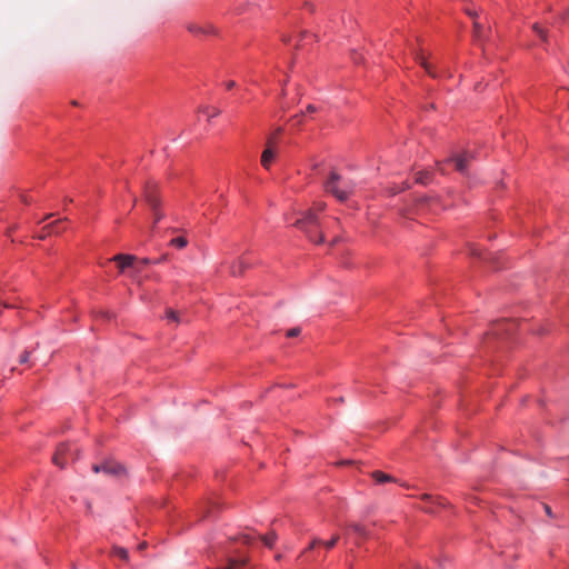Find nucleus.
<instances>
[{
	"label": "nucleus",
	"instance_id": "9b49d317",
	"mask_svg": "<svg viewBox=\"0 0 569 569\" xmlns=\"http://www.w3.org/2000/svg\"><path fill=\"white\" fill-rule=\"evenodd\" d=\"M416 60L421 64V67L426 70V72L429 76H431L432 78H437L438 77V74L433 70V67L429 62H427V60L423 57V54H417L416 56Z\"/></svg>",
	"mask_w": 569,
	"mask_h": 569
},
{
	"label": "nucleus",
	"instance_id": "7ed1b4c3",
	"mask_svg": "<svg viewBox=\"0 0 569 569\" xmlns=\"http://www.w3.org/2000/svg\"><path fill=\"white\" fill-rule=\"evenodd\" d=\"M143 196L146 202L149 204L154 216V223L159 222L163 214L159 211V199L157 197V184L152 181H148L144 184Z\"/></svg>",
	"mask_w": 569,
	"mask_h": 569
},
{
	"label": "nucleus",
	"instance_id": "c85d7f7f",
	"mask_svg": "<svg viewBox=\"0 0 569 569\" xmlns=\"http://www.w3.org/2000/svg\"><path fill=\"white\" fill-rule=\"evenodd\" d=\"M318 110V108L315 106V104H308L307 106V109H306V112L307 113H313Z\"/></svg>",
	"mask_w": 569,
	"mask_h": 569
},
{
	"label": "nucleus",
	"instance_id": "a211bd4d",
	"mask_svg": "<svg viewBox=\"0 0 569 569\" xmlns=\"http://www.w3.org/2000/svg\"><path fill=\"white\" fill-rule=\"evenodd\" d=\"M430 181V173L428 171L425 172H418L416 174V182L421 184H427Z\"/></svg>",
	"mask_w": 569,
	"mask_h": 569
},
{
	"label": "nucleus",
	"instance_id": "ddd939ff",
	"mask_svg": "<svg viewBox=\"0 0 569 569\" xmlns=\"http://www.w3.org/2000/svg\"><path fill=\"white\" fill-rule=\"evenodd\" d=\"M371 476H372L373 480L376 482H378V483L395 482L396 481L395 478H392L391 476H389V475H387V473H385L382 471H379V470L373 471L371 473Z\"/></svg>",
	"mask_w": 569,
	"mask_h": 569
},
{
	"label": "nucleus",
	"instance_id": "423d86ee",
	"mask_svg": "<svg viewBox=\"0 0 569 569\" xmlns=\"http://www.w3.org/2000/svg\"><path fill=\"white\" fill-rule=\"evenodd\" d=\"M472 159H473L472 152L465 151L463 153L458 154V156L449 159L448 161L453 162L455 169L457 171H459L461 173H466L467 169H468V166H469V163L471 162Z\"/></svg>",
	"mask_w": 569,
	"mask_h": 569
},
{
	"label": "nucleus",
	"instance_id": "aec40b11",
	"mask_svg": "<svg viewBox=\"0 0 569 569\" xmlns=\"http://www.w3.org/2000/svg\"><path fill=\"white\" fill-rule=\"evenodd\" d=\"M188 241L186 238L183 237H177V238H173L171 241H170V244L173 246V247H177L179 249H182L187 246Z\"/></svg>",
	"mask_w": 569,
	"mask_h": 569
},
{
	"label": "nucleus",
	"instance_id": "6e6552de",
	"mask_svg": "<svg viewBox=\"0 0 569 569\" xmlns=\"http://www.w3.org/2000/svg\"><path fill=\"white\" fill-rule=\"evenodd\" d=\"M187 29L194 36H208L214 33V28L210 24L201 26L198 23H188Z\"/></svg>",
	"mask_w": 569,
	"mask_h": 569
},
{
	"label": "nucleus",
	"instance_id": "f3484780",
	"mask_svg": "<svg viewBox=\"0 0 569 569\" xmlns=\"http://www.w3.org/2000/svg\"><path fill=\"white\" fill-rule=\"evenodd\" d=\"M112 555L119 557L122 560H128L129 558L128 550L122 547H113Z\"/></svg>",
	"mask_w": 569,
	"mask_h": 569
},
{
	"label": "nucleus",
	"instance_id": "b1692460",
	"mask_svg": "<svg viewBox=\"0 0 569 569\" xmlns=\"http://www.w3.org/2000/svg\"><path fill=\"white\" fill-rule=\"evenodd\" d=\"M515 323L513 322H510V321H502L500 323H498V327L503 329L505 330V327H506V331L509 333L511 332L512 328ZM498 331H500V329H498Z\"/></svg>",
	"mask_w": 569,
	"mask_h": 569
},
{
	"label": "nucleus",
	"instance_id": "5701e85b",
	"mask_svg": "<svg viewBox=\"0 0 569 569\" xmlns=\"http://www.w3.org/2000/svg\"><path fill=\"white\" fill-rule=\"evenodd\" d=\"M533 31L543 40L546 41L547 34L546 31L537 23L532 26Z\"/></svg>",
	"mask_w": 569,
	"mask_h": 569
},
{
	"label": "nucleus",
	"instance_id": "20e7f679",
	"mask_svg": "<svg viewBox=\"0 0 569 569\" xmlns=\"http://www.w3.org/2000/svg\"><path fill=\"white\" fill-rule=\"evenodd\" d=\"M76 452H77V449L73 448L71 445L61 443L57 448V451L52 457V461L54 465L59 466L60 468H64L69 458L74 459Z\"/></svg>",
	"mask_w": 569,
	"mask_h": 569
},
{
	"label": "nucleus",
	"instance_id": "0eeeda50",
	"mask_svg": "<svg viewBox=\"0 0 569 569\" xmlns=\"http://www.w3.org/2000/svg\"><path fill=\"white\" fill-rule=\"evenodd\" d=\"M102 472L109 476H121L124 473V468L116 461L108 460L102 463Z\"/></svg>",
	"mask_w": 569,
	"mask_h": 569
},
{
	"label": "nucleus",
	"instance_id": "79ce46f5",
	"mask_svg": "<svg viewBox=\"0 0 569 569\" xmlns=\"http://www.w3.org/2000/svg\"><path fill=\"white\" fill-rule=\"evenodd\" d=\"M416 569H425V568H422L421 566H417V568H416Z\"/></svg>",
	"mask_w": 569,
	"mask_h": 569
},
{
	"label": "nucleus",
	"instance_id": "a19ab883",
	"mask_svg": "<svg viewBox=\"0 0 569 569\" xmlns=\"http://www.w3.org/2000/svg\"><path fill=\"white\" fill-rule=\"evenodd\" d=\"M438 505L439 506H445V503L442 501H438Z\"/></svg>",
	"mask_w": 569,
	"mask_h": 569
},
{
	"label": "nucleus",
	"instance_id": "7c9ffc66",
	"mask_svg": "<svg viewBox=\"0 0 569 569\" xmlns=\"http://www.w3.org/2000/svg\"><path fill=\"white\" fill-rule=\"evenodd\" d=\"M137 262L141 263L142 266H147V264L153 263V261L148 259V258H143V259H140V260L138 259Z\"/></svg>",
	"mask_w": 569,
	"mask_h": 569
},
{
	"label": "nucleus",
	"instance_id": "393cba45",
	"mask_svg": "<svg viewBox=\"0 0 569 569\" xmlns=\"http://www.w3.org/2000/svg\"><path fill=\"white\" fill-rule=\"evenodd\" d=\"M30 357H31V351H29V350H24V351L20 355V357H19V362H20L21 365L27 363V362H29Z\"/></svg>",
	"mask_w": 569,
	"mask_h": 569
},
{
	"label": "nucleus",
	"instance_id": "f257e3e1",
	"mask_svg": "<svg viewBox=\"0 0 569 569\" xmlns=\"http://www.w3.org/2000/svg\"><path fill=\"white\" fill-rule=\"evenodd\" d=\"M325 209V202H316L311 209L303 212L302 217L297 219L293 223L306 234L310 241L315 243H322L325 239L321 230L322 226L317 216L318 212H321Z\"/></svg>",
	"mask_w": 569,
	"mask_h": 569
},
{
	"label": "nucleus",
	"instance_id": "f8f14e48",
	"mask_svg": "<svg viewBox=\"0 0 569 569\" xmlns=\"http://www.w3.org/2000/svg\"><path fill=\"white\" fill-rule=\"evenodd\" d=\"M247 263L243 259H238L230 266V272L232 276H240L247 268Z\"/></svg>",
	"mask_w": 569,
	"mask_h": 569
},
{
	"label": "nucleus",
	"instance_id": "c756f323",
	"mask_svg": "<svg viewBox=\"0 0 569 569\" xmlns=\"http://www.w3.org/2000/svg\"><path fill=\"white\" fill-rule=\"evenodd\" d=\"M168 259V254H162L159 259H156V260H152L153 263H162L164 261H167Z\"/></svg>",
	"mask_w": 569,
	"mask_h": 569
},
{
	"label": "nucleus",
	"instance_id": "4468645a",
	"mask_svg": "<svg viewBox=\"0 0 569 569\" xmlns=\"http://www.w3.org/2000/svg\"><path fill=\"white\" fill-rule=\"evenodd\" d=\"M260 539L268 548H272L277 540V533L274 531H270L266 536H260Z\"/></svg>",
	"mask_w": 569,
	"mask_h": 569
},
{
	"label": "nucleus",
	"instance_id": "dca6fc26",
	"mask_svg": "<svg viewBox=\"0 0 569 569\" xmlns=\"http://www.w3.org/2000/svg\"><path fill=\"white\" fill-rule=\"evenodd\" d=\"M349 527L360 537H367V529L360 523H350Z\"/></svg>",
	"mask_w": 569,
	"mask_h": 569
},
{
	"label": "nucleus",
	"instance_id": "ea45409f",
	"mask_svg": "<svg viewBox=\"0 0 569 569\" xmlns=\"http://www.w3.org/2000/svg\"><path fill=\"white\" fill-rule=\"evenodd\" d=\"M71 103H72L73 106H78V102H77L76 100H73Z\"/></svg>",
	"mask_w": 569,
	"mask_h": 569
},
{
	"label": "nucleus",
	"instance_id": "4be33fe9",
	"mask_svg": "<svg viewBox=\"0 0 569 569\" xmlns=\"http://www.w3.org/2000/svg\"><path fill=\"white\" fill-rule=\"evenodd\" d=\"M166 317L170 321L180 322L179 313L173 311V310H168L167 313H166Z\"/></svg>",
	"mask_w": 569,
	"mask_h": 569
},
{
	"label": "nucleus",
	"instance_id": "1a4fd4ad",
	"mask_svg": "<svg viewBox=\"0 0 569 569\" xmlns=\"http://www.w3.org/2000/svg\"><path fill=\"white\" fill-rule=\"evenodd\" d=\"M64 220H56L47 226L43 227L42 233L40 234V239H44L47 236L52 233H60L63 231V228L60 226L62 224Z\"/></svg>",
	"mask_w": 569,
	"mask_h": 569
},
{
	"label": "nucleus",
	"instance_id": "4c0bfd02",
	"mask_svg": "<svg viewBox=\"0 0 569 569\" xmlns=\"http://www.w3.org/2000/svg\"><path fill=\"white\" fill-rule=\"evenodd\" d=\"M545 509H546V512H547L548 515H551V510H550V507H549V506H545Z\"/></svg>",
	"mask_w": 569,
	"mask_h": 569
},
{
	"label": "nucleus",
	"instance_id": "473e14b6",
	"mask_svg": "<svg viewBox=\"0 0 569 569\" xmlns=\"http://www.w3.org/2000/svg\"><path fill=\"white\" fill-rule=\"evenodd\" d=\"M234 86H236V82H234V81H228V82L226 83V88H227V89H232V88H234Z\"/></svg>",
	"mask_w": 569,
	"mask_h": 569
},
{
	"label": "nucleus",
	"instance_id": "2eb2a0df",
	"mask_svg": "<svg viewBox=\"0 0 569 569\" xmlns=\"http://www.w3.org/2000/svg\"><path fill=\"white\" fill-rule=\"evenodd\" d=\"M473 32L477 41L485 39V28L478 21L473 22Z\"/></svg>",
	"mask_w": 569,
	"mask_h": 569
},
{
	"label": "nucleus",
	"instance_id": "bb28decb",
	"mask_svg": "<svg viewBox=\"0 0 569 569\" xmlns=\"http://www.w3.org/2000/svg\"><path fill=\"white\" fill-rule=\"evenodd\" d=\"M243 543L249 545L254 539L250 535H241L239 538Z\"/></svg>",
	"mask_w": 569,
	"mask_h": 569
},
{
	"label": "nucleus",
	"instance_id": "39448f33",
	"mask_svg": "<svg viewBox=\"0 0 569 569\" xmlns=\"http://www.w3.org/2000/svg\"><path fill=\"white\" fill-rule=\"evenodd\" d=\"M111 261L117 262L120 272H124L127 268L131 267L134 268L137 273L141 271V267L134 266V262L138 261L136 256L119 253L112 257Z\"/></svg>",
	"mask_w": 569,
	"mask_h": 569
},
{
	"label": "nucleus",
	"instance_id": "c9c22d12",
	"mask_svg": "<svg viewBox=\"0 0 569 569\" xmlns=\"http://www.w3.org/2000/svg\"><path fill=\"white\" fill-rule=\"evenodd\" d=\"M422 499H425V500H432V497H431V496H429V495H423V496H422Z\"/></svg>",
	"mask_w": 569,
	"mask_h": 569
},
{
	"label": "nucleus",
	"instance_id": "f03ea898",
	"mask_svg": "<svg viewBox=\"0 0 569 569\" xmlns=\"http://www.w3.org/2000/svg\"><path fill=\"white\" fill-rule=\"evenodd\" d=\"M355 188L356 183L352 180L343 178L336 171L330 172L325 183L326 191L341 202L346 201L353 193Z\"/></svg>",
	"mask_w": 569,
	"mask_h": 569
},
{
	"label": "nucleus",
	"instance_id": "cd10ccee",
	"mask_svg": "<svg viewBox=\"0 0 569 569\" xmlns=\"http://www.w3.org/2000/svg\"><path fill=\"white\" fill-rule=\"evenodd\" d=\"M321 543H322V541H321L320 539H317V538H316V539H313V540L311 541V543L309 545V547H308V548H307L302 553H305V552H307V551H309V550L313 549L317 545H321Z\"/></svg>",
	"mask_w": 569,
	"mask_h": 569
},
{
	"label": "nucleus",
	"instance_id": "58836bf2",
	"mask_svg": "<svg viewBox=\"0 0 569 569\" xmlns=\"http://www.w3.org/2000/svg\"><path fill=\"white\" fill-rule=\"evenodd\" d=\"M139 548H140V549L146 548V543H141V545L139 546Z\"/></svg>",
	"mask_w": 569,
	"mask_h": 569
},
{
	"label": "nucleus",
	"instance_id": "412c9836",
	"mask_svg": "<svg viewBox=\"0 0 569 569\" xmlns=\"http://www.w3.org/2000/svg\"><path fill=\"white\" fill-rule=\"evenodd\" d=\"M340 537L339 535H333L332 538L329 541H322L321 545H323L327 549H331L336 546V543L339 541Z\"/></svg>",
	"mask_w": 569,
	"mask_h": 569
},
{
	"label": "nucleus",
	"instance_id": "2f4dec72",
	"mask_svg": "<svg viewBox=\"0 0 569 569\" xmlns=\"http://www.w3.org/2000/svg\"><path fill=\"white\" fill-rule=\"evenodd\" d=\"M92 470L94 472H102V463L101 465H93Z\"/></svg>",
	"mask_w": 569,
	"mask_h": 569
},
{
	"label": "nucleus",
	"instance_id": "e433bc0d",
	"mask_svg": "<svg viewBox=\"0 0 569 569\" xmlns=\"http://www.w3.org/2000/svg\"><path fill=\"white\" fill-rule=\"evenodd\" d=\"M467 13L470 16V17H476V12L471 11V10H468Z\"/></svg>",
	"mask_w": 569,
	"mask_h": 569
},
{
	"label": "nucleus",
	"instance_id": "f704fd0d",
	"mask_svg": "<svg viewBox=\"0 0 569 569\" xmlns=\"http://www.w3.org/2000/svg\"><path fill=\"white\" fill-rule=\"evenodd\" d=\"M425 510H426L427 512H430V513L435 512V508H433V507H431V506H430V507H426V508H425Z\"/></svg>",
	"mask_w": 569,
	"mask_h": 569
},
{
	"label": "nucleus",
	"instance_id": "9d476101",
	"mask_svg": "<svg viewBox=\"0 0 569 569\" xmlns=\"http://www.w3.org/2000/svg\"><path fill=\"white\" fill-rule=\"evenodd\" d=\"M276 157V152L274 150L271 148V142L269 141L268 142V147L264 149V151L262 152V156H261V164L266 168V169H269L270 167V163L271 161L274 159Z\"/></svg>",
	"mask_w": 569,
	"mask_h": 569
},
{
	"label": "nucleus",
	"instance_id": "6ab92c4d",
	"mask_svg": "<svg viewBox=\"0 0 569 569\" xmlns=\"http://www.w3.org/2000/svg\"><path fill=\"white\" fill-rule=\"evenodd\" d=\"M199 111L203 112V113H207L209 121L211 120V118L219 116L220 112H221L218 108H212L211 112H209L210 111L209 107H202V108L199 109Z\"/></svg>",
	"mask_w": 569,
	"mask_h": 569
},
{
	"label": "nucleus",
	"instance_id": "72a5a7b5",
	"mask_svg": "<svg viewBox=\"0 0 569 569\" xmlns=\"http://www.w3.org/2000/svg\"><path fill=\"white\" fill-rule=\"evenodd\" d=\"M353 54H355V56H353V60H355V62H357V63H358V62H360V61H361V57H360V56H358L356 52H353Z\"/></svg>",
	"mask_w": 569,
	"mask_h": 569
},
{
	"label": "nucleus",
	"instance_id": "a878e982",
	"mask_svg": "<svg viewBox=\"0 0 569 569\" xmlns=\"http://www.w3.org/2000/svg\"><path fill=\"white\" fill-rule=\"evenodd\" d=\"M300 328L296 327L287 331V337L295 338L300 335Z\"/></svg>",
	"mask_w": 569,
	"mask_h": 569
}]
</instances>
